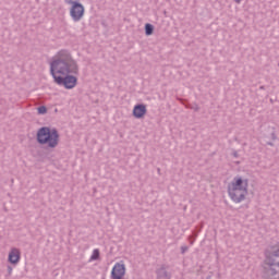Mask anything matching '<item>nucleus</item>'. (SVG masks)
I'll list each match as a JSON object with an SVG mask.
<instances>
[{
    "mask_svg": "<svg viewBox=\"0 0 279 279\" xmlns=\"http://www.w3.org/2000/svg\"><path fill=\"white\" fill-rule=\"evenodd\" d=\"M50 75L53 77L54 84L71 90L77 86V76L75 75H80V65L68 50H61L58 58L50 62Z\"/></svg>",
    "mask_w": 279,
    "mask_h": 279,
    "instance_id": "obj_1",
    "label": "nucleus"
},
{
    "mask_svg": "<svg viewBox=\"0 0 279 279\" xmlns=\"http://www.w3.org/2000/svg\"><path fill=\"white\" fill-rule=\"evenodd\" d=\"M36 142L38 145H47L49 149H56L60 143V133L56 128L41 126L36 133Z\"/></svg>",
    "mask_w": 279,
    "mask_h": 279,
    "instance_id": "obj_2",
    "label": "nucleus"
},
{
    "mask_svg": "<svg viewBox=\"0 0 279 279\" xmlns=\"http://www.w3.org/2000/svg\"><path fill=\"white\" fill-rule=\"evenodd\" d=\"M264 264L279 267V243L265 251Z\"/></svg>",
    "mask_w": 279,
    "mask_h": 279,
    "instance_id": "obj_3",
    "label": "nucleus"
},
{
    "mask_svg": "<svg viewBox=\"0 0 279 279\" xmlns=\"http://www.w3.org/2000/svg\"><path fill=\"white\" fill-rule=\"evenodd\" d=\"M85 12L86 9L84 8V4H82V2L75 1L70 8V16L74 21V23L82 21V19H84Z\"/></svg>",
    "mask_w": 279,
    "mask_h": 279,
    "instance_id": "obj_4",
    "label": "nucleus"
},
{
    "mask_svg": "<svg viewBox=\"0 0 279 279\" xmlns=\"http://www.w3.org/2000/svg\"><path fill=\"white\" fill-rule=\"evenodd\" d=\"M248 180L242 177H235L231 183L228 184L229 190L233 191H247Z\"/></svg>",
    "mask_w": 279,
    "mask_h": 279,
    "instance_id": "obj_5",
    "label": "nucleus"
},
{
    "mask_svg": "<svg viewBox=\"0 0 279 279\" xmlns=\"http://www.w3.org/2000/svg\"><path fill=\"white\" fill-rule=\"evenodd\" d=\"M229 197L235 204H241V202L245 201V195H247V191L245 190H230L228 189Z\"/></svg>",
    "mask_w": 279,
    "mask_h": 279,
    "instance_id": "obj_6",
    "label": "nucleus"
},
{
    "mask_svg": "<svg viewBox=\"0 0 279 279\" xmlns=\"http://www.w3.org/2000/svg\"><path fill=\"white\" fill-rule=\"evenodd\" d=\"M278 267L277 265H266L263 268V276L264 279H277L276 276H278V270L275 268Z\"/></svg>",
    "mask_w": 279,
    "mask_h": 279,
    "instance_id": "obj_7",
    "label": "nucleus"
},
{
    "mask_svg": "<svg viewBox=\"0 0 279 279\" xmlns=\"http://www.w3.org/2000/svg\"><path fill=\"white\" fill-rule=\"evenodd\" d=\"M125 276V264L116 263L111 270V278H124Z\"/></svg>",
    "mask_w": 279,
    "mask_h": 279,
    "instance_id": "obj_8",
    "label": "nucleus"
},
{
    "mask_svg": "<svg viewBox=\"0 0 279 279\" xmlns=\"http://www.w3.org/2000/svg\"><path fill=\"white\" fill-rule=\"evenodd\" d=\"M147 114V106L145 104H137L133 108V117L135 119H143Z\"/></svg>",
    "mask_w": 279,
    "mask_h": 279,
    "instance_id": "obj_9",
    "label": "nucleus"
},
{
    "mask_svg": "<svg viewBox=\"0 0 279 279\" xmlns=\"http://www.w3.org/2000/svg\"><path fill=\"white\" fill-rule=\"evenodd\" d=\"M8 260L11 265H19L21 263V250L13 247L9 253Z\"/></svg>",
    "mask_w": 279,
    "mask_h": 279,
    "instance_id": "obj_10",
    "label": "nucleus"
},
{
    "mask_svg": "<svg viewBox=\"0 0 279 279\" xmlns=\"http://www.w3.org/2000/svg\"><path fill=\"white\" fill-rule=\"evenodd\" d=\"M169 266L161 265L159 268L155 270L157 279H171V272L168 271Z\"/></svg>",
    "mask_w": 279,
    "mask_h": 279,
    "instance_id": "obj_11",
    "label": "nucleus"
},
{
    "mask_svg": "<svg viewBox=\"0 0 279 279\" xmlns=\"http://www.w3.org/2000/svg\"><path fill=\"white\" fill-rule=\"evenodd\" d=\"M183 106L189 108L190 110H194V112H199V106L197 104L191 105L186 100H182Z\"/></svg>",
    "mask_w": 279,
    "mask_h": 279,
    "instance_id": "obj_12",
    "label": "nucleus"
},
{
    "mask_svg": "<svg viewBox=\"0 0 279 279\" xmlns=\"http://www.w3.org/2000/svg\"><path fill=\"white\" fill-rule=\"evenodd\" d=\"M146 36H151L154 34V24L146 23L144 26Z\"/></svg>",
    "mask_w": 279,
    "mask_h": 279,
    "instance_id": "obj_13",
    "label": "nucleus"
},
{
    "mask_svg": "<svg viewBox=\"0 0 279 279\" xmlns=\"http://www.w3.org/2000/svg\"><path fill=\"white\" fill-rule=\"evenodd\" d=\"M202 228H204V225L197 226L195 230L192 232V236H194V239H197L199 232H202Z\"/></svg>",
    "mask_w": 279,
    "mask_h": 279,
    "instance_id": "obj_14",
    "label": "nucleus"
},
{
    "mask_svg": "<svg viewBox=\"0 0 279 279\" xmlns=\"http://www.w3.org/2000/svg\"><path fill=\"white\" fill-rule=\"evenodd\" d=\"M99 256H100L99 250H98V248H95V250L93 251L92 256H90V260H99Z\"/></svg>",
    "mask_w": 279,
    "mask_h": 279,
    "instance_id": "obj_15",
    "label": "nucleus"
},
{
    "mask_svg": "<svg viewBox=\"0 0 279 279\" xmlns=\"http://www.w3.org/2000/svg\"><path fill=\"white\" fill-rule=\"evenodd\" d=\"M38 114H47V107L46 106H39L37 108Z\"/></svg>",
    "mask_w": 279,
    "mask_h": 279,
    "instance_id": "obj_16",
    "label": "nucleus"
},
{
    "mask_svg": "<svg viewBox=\"0 0 279 279\" xmlns=\"http://www.w3.org/2000/svg\"><path fill=\"white\" fill-rule=\"evenodd\" d=\"M197 238H195V235H190L189 236V241H190V245H193V243H195V240H196Z\"/></svg>",
    "mask_w": 279,
    "mask_h": 279,
    "instance_id": "obj_17",
    "label": "nucleus"
},
{
    "mask_svg": "<svg viewBox=\"0 0 279 279\" xmlns=\"http://www.w3.org/2000/svg\"><path fill=\"white\" fill-rule=\"evenodd\" d=\"M197 238H195V235H190L189 236V241H190V245H193V243H195V240H196Z\"/></svg>",
    "mask_w": 279,
    "mask_h": 279,
    "instance_id": "obj_18",
    "label": "nucleus"
},
{
    "mask_svg": "<svg viewBox=\"0 0 279 279\" xmlns=\"http://www.w3.org/2000/svg\"><path fill=\"white\" fill-rule=\"evenodd\" d=\"M75 1L80 2V0H64V2H65L68 5H73V3H75Z\"/></svg>",
    "mask_w": 279,
    "mask_h": 279,
    "instance_id": "obj_19",
    "label": "nucleus"
},
{
    "mask_svg": "<svg viewBox=\"0 0 279 279\" xmlns=\"http://www.w3.org/2000/svg\"><path fill=\"white\" fill-rule=\"evenodd\" d=\"M189 252V246H181V254H186Z\"/></svg>",
    "mask_w": 279,
    "mask_h": 279,
    "instance_id": "obj_20",
    "label": "nucleus"
},
{
    "mask_svg": "<svg viewBox=\"0 0 279 279\" xmlns=\"http://www.w3.org/2000/svg\"><path fill=\"white\" fill-rule=\"evenodd\" d=\"M7 269H8V275L12 276V266H8Z\"/></svg>",
    "mask_w": 279,
    "mask_h": 279,
    "instance_id": "obj_21",
    "label": "nucleus"
},
{
    "mask_svg": "<svg viewBox=\"0 0 279 279\" xmlns=\"http://www.w3.org/2000/svg\"><path fill=\"white\" fill-rule=\"evenodd\" d=\"M232 156L233 158H239V153L236 150H233Z\"/></svg>",
    "mask_w": 279,
    "mask_h": 279,
    "instance_id": "obj_22",
    "label": "nucleus"
},
{
    "mask_svg": "<svg viewBox=\"0 0 279 279\" xmlns=\"http://www.w3.org/2000/svg\"><path fill=\"white\" fill-rule=\"evenodd\" d=\"M271 138H272V141H276V133H271Z\"/></svg>",
    "mask_w": 279,
    "mask_h": 279,
    "instance_id": "obj_23",
    "label": "nucleus"
},
{
    "mask_svg": "<svg viewBox=\"0 0 279 279\" xmlns=\"http://www.w3.org/2000/svg\"><path fill=\"white\" fill-rule=\"evenodd\" d=\"M267 145H269L270 147H274V143L272 142H267Z\"/></svg>",
    "mask_w": 279,
    "mask_h": 279,
    "instance_id": "obj_24",
    "label": "nucleus"
},
{
    "mask_svg": "<svg viewBox=\"0 0 279 279\" xmlns=\"http://www.w3.org/2000/svg\"><path fill=\"white\" fill-rule=\"evenodd\" d=\"M111 279H123V277H111Z\"/></svg>",
    "mask_w": 279,
    "mask_h": 279,
    "instance_id": "obj_25",
    "label": "nucleus"
},
{
    "mask_svg": "<svg viewBox=\"0 0 279 279\" xmlns=\"http://www.w3.org/2000/svg\"><path fill=\"white\" fill-rule=\"evenodd\" d=\"M259 88H260V90H265V86H260Z\"/></svg>",
    "mask_w": 279,
    "mask_h": 279,
    "instance_id": "obj_26",
    "label": "nucleus"
},
{
    "mask_svg": "<svg viewBox=\"0 0 279 279\" xmlns=\"http://www.w3.org/2000/svg\"><path fill=\"white\" fill-rule=\"evenodd\" d=\"M157 172L160 173V168L157 169Z\"/></svg>",
    "mask_w": 279,
    "mask_h": 279,
    "instance_id": "obj_27",
    "label": "nucleus"
},
{
    "mask_svg": "<svg viewBox=\"0 0 279 279\" xmlns=\"http://www.w3.org/2000/svg\"><path fill=\"white\" fill-rule=\"evenodd\" d=\"M235 1H236V3H239L240 0H235Z\"/></svg>",
    "mask_w": 279,
    "mask_h": 279,
    "instance_id": "obj_28",
    "label": "nucleus"
}]
</instances>
